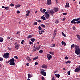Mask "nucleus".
<instances>
[{
	"label": "nucleus",
	"mask_w": 80,
	"mask_h": 80,
	"mask_svg": "<svg viewBox=\"0 0 80 80\" xmlns=\"http://www.w3.org/2000/svg\"><path fill=\"white\" fill-rule=\"evenodd\" d=\"M42 80H45V78L44 77H42L41 78Z\"/></svg>",
	"instance_id": "nucleus-44"
},
{
	"label": "nucleus",
	"mask_w": 80,
	"mask_h": 80,
	"mask_svg": "<svg viewBox=\"0 0 80 80\" xmlns=\"http://www.w3.org/2000/svg\"><path fill=\"white\" fill-rule=\"evenodd\" d=\"M65 20H66V18H63V19L62 20V21H65Z\"/></svg>",
	"instance_id": "nucleus-47"
},
{
	"label": "nucleus",
	"mask_w": 80,
	"mask_h": 80,
	"mask_svg": "<svg viewBox=\"0 0 80 80\" xmlns=\"http://www.w3.org/2000/svg\"><path fill=\"white\" fill-rule=\"evenodd\" d=\"M7 38L8 40V39H10V38L9 37H7Z\"/></svg>",
	"instance_id": "nucleus-59"
},
{
	"label": "nucleus",
	"mask_w": 80,
	"mask_h": 80,
	"mask_svg": "<svg viewBox=\"0 0 80 80\" xmlns=\"http://www.w3.org/2000/svg\"><path fill=\"white\" fill-rule=\"evenodd\" d=\"M36 48V50H39V48H38V47H37V48Z\"/></svg>",
	"instance_id": "nucleus-62"
},
{
	"label": "nucleus",
	"mask_w": 80,
	"mask_h": 80,
	"mask_svg": "<svg viewBox=\"0 0 80 80\" xmlns=\"http://www.w3.org/2000/svg\"><path fill=\"white\" fill-rule=\"evenodd\" d=\"M33 25H37V22H35L33 23Z\"/></svg>",
	"instance_id": "nucleus-32"
},
{
	"label": "nucleus",
	"mask_w": 80,
	"mask_h": 80,
	"mask_svg": "<svg viewBox=\"0 0 80 80\" xmlns=\"http://www.w3.org/2000/svg\"><path fill=\"white\" fill-rule=\"evenodd\" d=\"M55 80V78H54V77H52V80Z\"/></svg>",
	"instance_id": "nucleus-61"
},
{
	"label": "nucleus",
	"mask_w": 80,
	"mask_h": 80,
	"mask_svg": "<svg viewBox=\"0 0 80 80\" xmlns=\"http://www.w3.org/2000/svg\"><path fill=\"white\" fill-rule=\"evenodd\" d=\"M55 46V44H52V47H54Z\"/></svg>",
	"instance_id": "nucleus-51"
},
{
	"label": "nucleus",
	"mask_w": 80,
	"mask_h": 80,
	"mask_svg": "<svg viewBox=\"0 0 80 80\" xmlns=\"http://www.w3.org/2000/svg\"><path fill=\"white\" fill-rule=\"evenodd\" d=\"M67 13H63V15H67Z\"/></svg>",
	"instance_id": "nucleus-46"
},
{
	"label": "nucleus",
	"mask_w": 80,
	"mask_h": 80,
	"mask_svg": "<svg viewBox=\"0 0 80 80\" xmlns=\"http://www.w3.org/2000/svg\"><path fill=\"white\" fill-rule=\"evenodd\" d=\"M39 52L40 53H43V50H40L39 51Z\"/></svg>",
	"instance_id": "nucleus-31"
},
{
	"label": "nucleus",
	"mask_w": 80,
	"mask_h": 80,
	"mask_svg": "<svg viewBox=\"0 0 80 80\" xmlns=\"http://www.w3.org/2000/svg\"><path fill=\"white\" fill-rule=\"evenodd\" d=\"M55 76H56V77H58V78H59L60 77V75L58 74H55Z\"/></svg>",
	"instance_id": "nucleus-22"
},
{
	"label": "nucleus",
	"mask_w": 80,
	"mask_h": 80,
	"mask_svg": "<svg viewBox=\"0 0 80 80\" xmlns=\"http://www.w3.org/2000/svg\"><path fill=\"white\" fill-rule=\"evenodd\" d=\"M26 65L27 67H28L29 66V63H27L26 64Z\"/></svg>",
	"instance_id": "nucleus-49"
},
{
	"label": "nucleus",
	"mask_w": 80,
	"mask_h": 80,
	"mask_svg": "<svg viewBox=\"0 0 80 80\" xmlns=\"http://www.w3.org/2000/svg\"><path fill=\"white\" fill-rule=\"evenodd\" d=\"M31 37H32V35H29L28 36V38H31Z\"/></svg>",
	"instance_id": "nucleus-60"
},
{
	"label": "nucleus",
	"mask_w": 80,
	"mask_h": 80,
	"mask_svg": "<svg viewBox=\"0 0 80 80\" xmlns=\"http://www.w3.org/2000/svg\"><path fill=\"white\" fill-rule=\"evenodd\" d=\"M65 59L66 60H68V57H67V56H66L65 57Z\"/></svg>",
	"instance_id": "nucleus-38"
},
{
	"label": "nucleus",
	"mask_w": 80,
	"mask_h": 80,
	"mask_svg": "<svg viewBox=\"0 0 80 80\" xmlns=\"http://www.w3.org/2000/svg\"><path fill=\"white\" fill-rule=\"evenodd\" d=\"M51 2V0H48L47 4L48 5H51V4L52 3V2Z\"/></svg>",
	"instance_id": "nucleus-10"
},
{
	"label": "nucleus",
	"mask_w": 80,
	"mask_h": 80,
	"mask_svg": "<svg viewBox=\"0 0 80 80\" xmlns=\"http://www.w3.org/2000/svg\"><path fill=\"white\" fill-rule=\"evenodd\" d=\"M28 78H31L32 77V74H28Z\"/></svg>",
	"instance_id": "nucleus-16"
},
{
	"label": "nucleus",
	"mask_w": 80,
	"mask_h": 80,
	"mask_svg": "<svg viewBox=\"0 0 80 80\" xmlns=\"http://www.w3.org/2000/svg\"><path fill=\"white\" fill-rule=\"evenodd\" d=\"M23 42H24V40H23L21 42V44H23Z\"/></svg>",
	"instance_id": "nucleus-50"
},
{
	"label": "nucleus",
	"mask_w": 80,
	"mask_h": 80,
	"mask_svg": "<svg viewBox=\"0 0 80 80\" xmlns=\"http://www.w3.org/2000/svg\"><path fill=\"white\" fill-rule=\"evenodd\" d=\"M41 67L42 68H47V66L46 65H42Z\"/></svg>",
	"instance_id": "nucleus-15"
},
{
	"label": "nucleus",
	"mask_w": 80,
	"mask_h": 80,
	"mask_svg": "<svg viewBox=\"0 0 80 80\" xmlns=\"http://www.w3.org/2000/svg\"><path fill=\"white\" fill-rule=\"evenodd\" d=\"M40 11H41V12H42V13H43V10H42V8L40 9Z\"/></svg>",
	"instance_id": "nucleus-55"
},
{
	"label": "nucleus",
	"mask_w": 80,
	"mask_h": 80,
	"mask_svg": "<svg viewBox=\"0 0 80 80\" xmlns=\"http://www.w3.org/2000/svg\"><path fill=\"white\" fill-rule=\"evenodd\" d=\"M49 54H50V55H54V52H49Z\"/></svg>",
	"instance_id": "nucleus-17"
},
{
	"label": "nucleus",
	"mask_w": 80,
	"mask_h": 80,
	"mask_svg": "<svg viewBox=\"0 0 80 80\" xmlns=\"http://www.w3.org/2000/svg\"><path fill=\"white\" fill-rule=\"evenodd\" d=\"M11 7H14V4L13 3H11L10 4Z\"/></svg>",
	"instance_id": "nucleus-35"
},
{
	"label": "nucleus",
	"mask_w": 80,
	"mask_h": 80,
	"mask_svg": "<svg viewBox=\"0 0 80 80\" xmlns=\"http://www.w3.org/2000/svg\"><path fill=\"white\" fill-rule=\"evenodd\" d=\"M56 32H57V30L55 29L54 31V33H55Z\"/></svg>",
	"instance_id": "nucleus-54"
},
{
	"label": "nucleus",
	"mask_w": 80,
	"mask_h": 80,
	"mask_svg": "<svg viewBox=\"0 0 80 80\" xmlns=\"http://www.w3.org/2000/svg\"><path fill=\"white\" fill-rule=\"evenodd\" d=\"M72 28H73V30H75V29H76V28L75 26L73 27H72Z\"/></svg>",
	"instance_id": "nucleus-48"
},
{
	"label": "nucleus",
	"mask_w": 80,
	"mask_h": 80,
	"mask_svg": "<svg viewBox=\"0 0 80 80\" xmlns=\"http://www.w3.org/2000/svg\"><path fill=\"white\" fill-rule=\"evenodd\" d=\"M40 73H41V74L43 75L44 76H46V72H45L43 71H41L40 72Z\"/></svg>",
	"instance_id": "nucleus-9"
},
{
	"label": "nucleus",
	"mask_w": 80,
	"mask_h": 80,
	"mask_svg": "<svg viewBox=\"0 0 80 80\" xmlns=\"http://www.w3.org/2000/svg\"><path fill=\"white\" fill-rule=\"evenodd\" d=\"M62 45H64V46H65V45H66V43H65L63 41H62Z\"/></svg>",
	"instance_id": "nucleus-18"
},
{
	"label": "nucleus",
	"mask_w": 80,
	"mask_h": 80,
	"mask_svg": "<svg viewBox=\"0 0 80 80\" xmlns=\"http://www.w3.org/2000/svg\"><path fill=\"white\" fill-rule=\"evenodd\" d=\"M38 29H39V30H42V27H40V26H39Z\"/></svg>",
	"instance_id": "nucleus-37"
},
{
	"label": "nucleus",
	"mask_w": 80,
	"mask_h": 80,
	"mask_svg": "<svg viewBox=\"0 0 80 80\" xmlns=\"http://www.w3.org/2000/svg\"><path fill=\"white\" fill-rule=\"evenodd\" d=\"M65 8H68L69 7H70V6L69 5V3H66V5H65Z\"/></svg>",
	"instance_id": "nucleus-14"
},
{
	"label": "nucleus",
	"mask_w": 80,
	"mask_h": 80,
	"mask_svg": "<svg viewBox=\"0 0 80 80\" xmlns=\"http://www.w3.org/2000/svg\"><path fill=\"white\" fill-rule=\"evenodd\" d=\"M67 73L68 75H70V71H68Z\"/></svg>",
	"instance_id": "nucleus-33"
},
{
	"label": "nucleus",
	"mask_w": 80,
	"mask_h": 80,
	"mask_svg": "<svg viewBox=\"0 0 80 80\" xmlns=\"http://www.w3.org/2000/svg\"><path fill=\"white\" fill-rule=\"evenodd\" d=\"M20 6H21V5H19V4L17 5H16L15 8H18L20 7Z\"/></svg>",
	"instance_id": "nucleus-19"
},
{
	"label": "nucleus",
	"mask_w": 80,
	"mask_h": 80,
	"mask_svg": "<svg viewBox=\"0 0 80 80\" xmlns=\"http://www.w3.org/2000/svg\"><path fill=\"white\" fill-rule=\"evenodd\" d=\"M80 70V66H78V68H77L76 69L74 70L75 72H78Z\"/></svg>",
	"instance_id": "nucleus-7"
},
{
	"label": "nucleus",
	"mask_w": 80,
	"mask_h": 80,
	"mask_svg": "<svg viewBox=\"0 0 80 80\" xmlns=\"http://www.w3.org/2000/svg\"><path fill=\"white\" fill-rule=\"evenodd\" d=\"M14 58H16V59H18V57L16 56L14 57Z\"/></svg>",
	"instance_id": "nucleus-41"
},
{
	"label": "nucleus",
	"mask_w": 80,
	"mask_h": 80,
	"mask_svg": "<svg viewBox=\"0 0 80 80\" xmlns=\"http://www.w3.org/2000/svg\"><path fill=\"white\" fill-rule=\"evenodd\" d=\"M55 12L53 9H52L50 11V13L51 14L52 16H53V13H55Z\"/></svg>",
	"instance_id": "nucleus-8"
},
{
	"label": "nucleus",
	"mask_w": 80,
	"mask_h": 80,
	"mask_svg": "<svg viewBox=\"0 0 80 80\" xmlns=\"http://www.w3.org/2000/svg\"><path fill=\"white\" fill-rule=\"evenodd\" d=\"M2 8H5V7L4 6H2Z\"/></svg>",
	"instance_id": "nucleus-58"
},
{
	"label": "nucleus",
	"mask_w": 80,
	"mask_h": 80,
	"mask_svg": "<svg viewBox=\"0 0 80 80\" xmlns=\"http://www.w3.org/2000/svg\"><path fill=\"white\" fill-rule=\"evenodd\" d=\"M30 11L29 10H28L26 11V12L27 13L26 14V16H27V17H28V16H29V13H30Z\"/></svg>",
	"instance_id": "nucleus-11"
},
{
	"label": "nucleus",
	"mask_w": 80,
	"mask_h": 80,
	"mask_svg": "<svg viewBox=\"0 0 80 80\" xmlns=\"http://www.w3.org/2000/svg\"><path fill=\"white\" fill-rule=\"evenodd\" d=\"M80 23V21H78L76 22V23Z\"/></svg>",
	"instance_id": "nucleus-43"
},
{
	"label": "nucleus",
	"mask_w": 80,
	"mask_h": 80,
	"mask_svg": "<svg viewBox=\"0 0 80 80\" xmlns=\"http://www.w3.org/2000/svg\"><path fill=\"white\" fill-rule=\"evenodd\" d=\"M76 36L78 38H80V35H77Z\"/></svg>",
	"instance_id": "nucleus-45"
},
{
	"label": "nucleus",
	"mask_w": 80,
	"mask_h": 80,
	"mask_svg": "<svg viewBox=\"0 0 80 80\" xmlns=\"http://www.w3.org/2000/svg\"><path fill=\"white\" fill-rule=\"evenodd\" d=\"M42 11L44 12H46V9H44Z\"/></svg>",
	"instance_id": "nucleus-53"
},
{
	"label": "nucleus",
	"mask_w": 80,
	"mask_h": 80,
	"mask_svg": "<svg viewBox=\"0 0 80 80\" xmlns=\"http://www.w3.org/2000/svg\"><path fill=\"white\" fill-rule=\"evenodd\" d=\"M3 60V58L0 57V61H2Z\"/></svg>",
	"instance_id": "nucleus-40"
},
{
	"label": "nucleus",
	"mask_w": 80,
	"mask_h": 80,
	"mask_svg": "<svg viewBox=\"0 0 80 80\" xmlns=\"http://www.w3.org/2000/svg\"><path fill=\"white\" fill-rule=\"evenodd\" d=\"M47 58H48L49 60H50L51 58H52V56L50 55V54H48L47 55Z\"/></svg>",
	"instance_id": "nucleus-6"
},
{
	"label": "nucleus",
	"mask_w": 80,
	"mask_h": 80,
	"mask_svg": "<svg viewBox=\"0 0 80 80\" xmlns=\"http://www.w3.org/2000/svg\"><path fill=\"white\" fill-rule=\"evenodd\" d=\"M76 21H77L76 20V19H74L71 21V23H73L74 24H75L76 22H76Z\"/></svg>",
	"instance_id": "nucleus-12"
},
{
	"label": "nucleus",
	"mask_w": 80,
	"mask_h": 80,
	"mask_svg": "<svg viewBox=\"0 0 80 80\" xmlns=\"http://www.w3.org/2000/svg\"><path fill=\"white\" fill-rule=\"evenodd\" d=\"M3 39L2 38H0V42H3Z\"/></svg>",
	"instance_id": "nucleus-24"
},
{
	"label": "nucleus",
	"mask_w": 80,
	"mask_h": 80,
	"mask_svg": "<svg viewBox=\"0 0 80 80\" xmlns=\"http://www.w3.org/2000/svg\"><path fill=\"white\" fill-rule=\"evenodd\" d=\"M75 48V44H73L72 45L71 47V48Z\"/></svg>",
	"instance_id": "nucleus-23"
},
{
	"label": "nucleus",
	"mask_w": 80,
	"mask_h": 80,
	"mask_svg": "<svg viewBox=\"0 0 80 80\" xmlns=\"http://www.w3.org/2000/svg\"><path fill=\"white\" fill-rule=\"evenodd\" d=\"M41 19H42V20H46V18H45L43 16H42L41 17Z\"/></svg>",
	"instance_id": "nucleus-21"
},
{
	"label": "nucleus",
	"mask_w": 80,
	"mask_h": 80,
	"mask_svg": "<svg viewBox=\"0 0 80 80\" xmlns=\"http://www.w3.org/2000/svg\"><path fill=\"white\" fill-rule=\"evenodd\" d=\"M71 63V61H68L67 62H66L65 63Z\"/></svg>",
	"instance_id": "nucleus-27"
},
{
	"label": "nucleus",
	"mask_w": 80,
	"mask_h": 80,
	"mask_svg": "<svg viewBox=\"0 0 80 80\" xmlns=\"http://www.w3.org/2000/svg\"><path fill=\"white\" fill-rule=\"evenodd\" d=\"M33 51L34 52L37 51V49H36V48H35V46H34V48H33Z\"/></svg>",
	"instance_id": "nucleus-28"
},
{
	"label": "nucleus",
	"mask_w": 80,
	"mask_h": 80,
	"mask_svg": "<svg viewBox=\"0 0 80 80\" xmlns=\"http://www.w3.org/2000/svg\"><path fill=\"white\" fill-rule=\"evenodd\" d=\"M16 34H17L18 35H19V34H20V32H17Z\"/></svg>",
	"instance_id": "nucleus-56"
},
{
	"label": "nucleus",
	"mask_w": 80,
	"mask_h": 80,
	"mask_svg": "<svg viewBox=\"0 0 80 80\" xmlns=\"http://www.w3.org/2000/svg\"><path fill=\"white\" fill-rule=\"evenodd\" d=\"M76 19V21H78V20L80 21V18H78L77 19Z\"/></svg>",
	"instance_id": "nucleus-34"
},
{
	"label": "nucleus",
	"mask_w": 80,
	"mask_h": 80,
	"mask_svg": "<svg viewBox=\"0 0 80 80\" xmlns=\"http://www.w3.org/2000/svg\"><path fill=\"white\" fill-rule=\"evenodd\" d=\"M27 59L28 61H30V60H31L30 59V57H29L28 56H27Z\"/></svg>",
	"instance_id": "nucleus-29"
},
{
	"label": "nucleus",
	"mask_w": 80,
	"mask_h": 80,
	"mask_svg": "<svg viewBox=\"0 0 80 80\" xmlns=\"http://www.w3.org/2000/svg\"><path fill=\"white\" fill-rule=\"evenodd\" d=\"M41 26L43 28H45V26L44 24H41Z\"/></svg>",
	"instance_id": "nucleus-30"
},
{
	"label": "nucleus",
	"mask_w": 80,
	"mask_h": 80,
	"mask_svg": "<svg viewBox=\"0 0 80 80\" xmlns=\"http://www.w3.org/2000/svg\"><path fill=\"white\" fill-rule=\"evenodd\" d=\"M45 17L47 18V19H48L49 18V17L50 16V15L48 14V12H45L44 13Z\"/></svg>",
	"instance_id": "nucleus-4"
},
{
	"label": "nucleus",
	"mask_w": 80,
	"mask_h": 80,
	"mask_svg": "<svg viewBox=\"0 0 80 80\" xmlns=\"http://www.w3.org/2000/svg\"><path fill=\"white\" fill-rule=\"evenodd\" d=\"M56 23H58V21H56L55 22Z\"/></svg>",
	"instance_id": "nucleus-64"
},
{
	"label": "nucleus",
	"mask_w": 80,
	"mask_h": 80,
	"mask_svg": "<svg viewBox=\"0 0 80 80\" xmlns=\"http://www.w3.org/2000/svg\"><path fill=\"white\" fill-rule=\"evenodd\" d=\"M8 48L9 50L10 51H11V49L10 48H9V47H8Z\"/></svg>",
	"instance_id": "nucleus-42"
},
{
	"label": "nucleus",
	"mask_w": 80,
	"mask_h": 80,
	"mask_svg": "<svg viewBox=\"0 0 80 80\" xmlns=\"http://www.w3.org/2000/svg\"><path fill=\"white\" fill-rule=\"evenodd\" d=\"M5 9L7 10H9V9H10V8L8 7H5Z\"/></svg>",
	"instance_id": "nucleus-25"
},
{
	"label": "nucleus",
	"mask_w": 80,
	"mask_h": 80,
	"mask_svg": "<svg viewBox=\"0 0 80 80\" xmlns=\"http://www.w3.org/2000/svg\"><path fill=\"white\" fill-rule=\"evenodd\" d=\"M31 41L32 42H35V38H32L31 39Z\"/></svg>",
	"instance_id": "nucleus-26"
},
{
	"label": "nucleus",
	"mask_w": 80,
	"mask_h": 80,
	"mask_svg": "<svg viewBox=\"0 0 80 80\" xmlns=\"http://www.w3.org/2000/svg\"><path fill=\"white\" fill-rule=\"evenodd\" d=\"M20 12L19 11H17V13H20Z\"/></svg>",
	"instance_id": "nucleus-57"
},
{
	"label": "nucleus",
	"mask_w": 80,
	"mask_h": 80,
	"mask_svg": "<svg viewBox=\"0 0 80 80\" xmlns=\"http://www.w3.org/2000/svg\"><path fill=\"white\" fill-rule=\"evenodd\" d=\"M39 34H40V35H42V32L41 31H39Z\"/></svg>",
	"instance_id": "nucleus-39"
},
{
	"label": "nucleus",
	"mask_w": 80,
	"mask_h": 80,
	"mask_svg": "<svg viewBox=\"0 0 80 80\" xmlns=\"http://www.w3.org/2000/svg\"><path fill=\"white\" fill-rule=\"evenodd\" d=\"M75 52L77 55H80V48L78 45H75Z\"/></svg>",
	"instance_id": "nucleus-1"
},
{
	"label": "nucleus",
	"mask_w": 80,
	"mask_h": 80,
	"mask_svg": "<svg viewBox=\"0 0 80 80\" xmlns=\"http://www.w3.org/2000/svg\"><path fill=\"white\" fill-rule=\"evenodd\" d=\"M9 65H15V60L14 58H12L10 60Z\"/></svg>",
	"instance_id": "nucleus-2"
},
{
	"label": "nucleus",
	"mask_w": 80,
	"mask_h": 80,
	"mask_svg": "<svg viewBox=\"0 0 80 80\" xmlns=\"http://www.w3.org/2000/svg\"><path fill=\"white\" fill-rule=\"evenodd\" d=\"M29 44L30 45H32V44H33V42H29Z\"/></svg>",
	"instance_id": "nucleus-52"
},
{
	"label": "nucleus",
	"mask_w": 80,
	"mask_h": 80,
	"mask_svg": "<svg viewBox=\"0 0 80 80\" xmlns=\"http://www.w3.org/2000/svg\"><path fill=\"white\" fill-rule=\"evenodd\" d=\"M38 56H37L35 58H33L32 60H37V59H38Z\"/></svg>",
	"instance_id": "nucleus-20"
},
{
	"label": "nucleus",
	"mask_w": 80,
	"mask_h": 80,
	"mask_svg": "<svg viewBox=\"0 0 80 80\" xmlns=\"http://www.w3.org/2000/svg\"><path fill=\"white\" fill-rule=\"evenodd\" d=\"M14 45H15V48H16L18 50V48H19V47H20V44H17V42H16Z\"/></svg>",
	"instance_id": "nucleus-5"
},
{
	"label": "nucleus",
	"mask_w": 80,
	"mask_h": 80,
	"mask_svg": "<svg viewBox=\"0 0 80 80\" xmlns=\"http://www.w3.org/2000/svg\"><path fill=\"white\" fill-rule=\"evenodd\" d=\"M54 11L55 12H58V8H54Z\"/></svg>",
	"instance_id": "nucleus-13"
},
{
	"label": "nucleus",
	"mask_w": 80,
	"mask_h": 80,
	"mask_svg": "<svg viewBox=\"0 0 80 80\" xmlns=\"http://www.w3.org/2000/svg\"><path fill=\"white\" fill-rule=\"evenodd\" d=\"M3 57L5 58H9V53L7 52L3 55Z\"/></svg>",
	"instance_id": "nucleus-3"
},
{
	"label": "nucleus",
	"mask_w": 80,
	"mask_h": 80,
	"mask_svg": "<svg viewBox=\"0 0 80 80\" xmlns=\"http://www.w3.org/2000/svg\"><path fill=\"white\" fill-rule=\"evenodd\" d=\"M38 65V62H35V65Z\"/></svg>",
	"instance_id": "nucleus-63"
},
{
	"label": "nucleus",
	"mask_w": 80,
	"mask_h": 80,
	"mask_svg": "<svg viewBox=\"0 0 80 80\" xmlns=\"http://www.w3.org/2000/svg\"><path fill=\"white\" fill-rule=\"evenodd\" d=\"M62 34L64 37H66V35H65V34L63 33V32H62Z\"/></svg>",
	"instance_id": "nucleus-36"
}]
</instances>
